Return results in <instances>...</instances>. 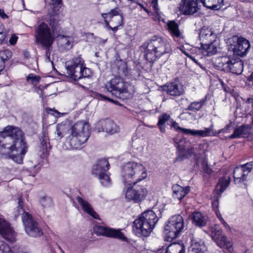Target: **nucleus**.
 Instances as JSON below:
<instances>
[{"instance_id": "obj_1", "label": "nucleus", "mask_w": 253, "mask_h": 253, "mask_svg": "<svg viewBox=\"0 0 253 253\" xmlns=\"http://www.w3.org/2000/svg\"><path fill=\"white\" fill-rule=\"evenodd\" d=\"M0 153L17 164L23 163L27 151V145L22 131L18 127L8 126L0 133Z\"/></svg>"}, {"instance_id": "obj_2", "label": "nucleus", "mask_w": 253, "mask_h": 253, "mask_svg": "<svg viewBox=\"0 0 253 253\" xmlns=\"http://www.w3.org/2000/svg\"><path fill=\"white\" fill-rule=\"evenodd\" d=\"M118 74L106 83L105 88L109 92L122 100L131 99L135 91L134 86L130 83L126 82L120 76H127L128 69L126 63L120 61L117 64Z\"/></svg>"}, {"instance_id": "obj_3", "label": "nucleus", "mask_w": 253, "mask_h": 253, "mask_svg": "<svg viewBox=\"0 0 253 253\" xmlns=\"http://www.w3.org/2000/svg\"><path fill=\"white\" fill-rule=\"evenodd\" d=\"M141 48L144 49V57L149 62H154L171 51L169 41L158 35H154L148 39L142 44Z\"/></svg>"}, {"instance_id": "obj_4", "label": "nucleus", "mask_w": 253, "mask_h": 253, "mask_svg": "<svg viewBox=\"0 0 253 253\" xmlns=\"http://www.w3.org/2000/svg\"><path fill=\"white\" fill-rule=\"evenodd\" d=\"M90 136L89 126L84 121H79L71 126L70 135L66 136V142L71 148L80 149Z\"/></svg>"}, {"instance_id": "obj_5", "label": "nucleus", "mask_w": 253, "mask_h": 253, "mask_svg": "<svg viewBox=\"0 0 253 253\" xmlns=\"http://www.w3.org/2000/svg\"><path fill=\"white\" fill-rule=\"evenodd\" d=\"M158 221L157 216L153 211H146L134 221L133 231L137 236L147 237L152 231Z\"/></svg>"}, {"instance_id": "obj_6", "label": "nucleus", "mask_w": 253, "mask_h": 253, "mask_svg": "<svg viewBox=\"0 0 253 253\" xmlns=\"http://www.w3.org/2000/svg\"><path fill=\"white\" fill-rule=\"evenodd\" d=\"M121 174L124 184L132 185L138 182L147 177V172L144 166L135 162H128L122 167Z\"/></svg>"}, {"instance_id": "obj_7", "label": "nucleus", "mask_w": 253, "mask_h": 253, "mask_svg": "<svg viewBox=\"0 0 253 253\" xmlns=\"http://www.w3.org/2000/svg\"><path fill=\"white\" fill-rule=\"evenodd\" d=\"M214 65L218 70L237 75L241 74L243 71V61L234 55L218 57L215 59Z\"/></svg>"}, {"instance_id": "obj_8", "label": "nucleus", "mask_w": 253, "mask_h": 253, "mask_svg": "<svg viewBox=\"0 0 253 253\" xmlns=\"http://www.w3.org/2000/svg\"><path fill=\"white\" fill-rule=\"evenodd\" d=\"M66 69L68 76L75 81L89 78L92 74L91 70L85 67L84 61L81 55L74 57L67 61Z\"/></svg>"}, {"instance_id": "obj_9", "label": "nucleus", "mask_w": 253, "mask_h": 253, "mask_svg": "<svg viewBox=\"0 0 253 253\" xmlns=\"http://www.w3.org/2000/svg\"><path fill=\"white\" fill-rule=\"evenodd\" d=\"M17 211L19 213L22 212V220L25 232L29 236L40 237L43 234L42 230L39 223L34 218L32 214L24 211L23 202L21 197L18 198Z\"/></svg>"}, {"instance_id": "obj_10", "label": "nucleus", "mask_w": 253, "mask_h": 253, "mask_svg": "<svg viewBox=\"0 0 253 253\" xmlns=\"http://www.w3.org/2000/svg\"><path fill=\"white\" fill-rule=\"evenodd\" d=\"M184 228V223L181 215L178 214L171 216L165 225L164 232L165 240L172 241L183 232Z\"/></svg>"}, {"instance_id": "obj_11", "label": "nucleus", "mask_w": 253, "mask_h": 253, "mask_svg": "<svg viewBox=\"0 0 253 253\" xmlns=\"http://www.w3.org/2000/svg\"><path fill=\"white\" fill-rule=\"evenodd\" d=\"M35 38L37 43L46 49L45 55L50 60V48L53 42L54 37L46 24L42 23L38 27L35 33Z\"/></svg>"}, {"instance_id": "obj_12", "label": "nucleus", "mask_w": 253, "mask_h": 253, "mask_svg": "<svg viewBox=\"0 0 253 253\" xmlns=\"http://www.w3.org/2000/svg\"><path fill=\"white\" fill-rule=\"evenodd\" d=\"M137 182L132 183L125 191V197L128 201L139 203L144 200L147 195V189L142 185L137 184Z\"/></svg>"}, {"instance_id": "obj_13", "label": "nucleus", "mask_w": 253, "mask_h": 253, "mask_svg": "<svg viewBox=\"0 0 253 253\" xmlns=\"http://www.w3.org/2000/svg\"><path fill=\"white\" fill-rule=\"evenodd\" d=\"M211 236L213 240L221 248L227 251L229 253H235L232 242L225 236L222 235V230L218 227L215 226L211 229Z\"/></svg>"}, {"instance_id": "obj_14", "label": "nucleus", "mask_w": 253, "mask_h": 253, "mask_svg": "<svg viewBox=\"0 0 253 253\" xmlns=\"http://www.w3.org/2000/svg\"><path fill=\"white\" fill-rule=\"evenodd\" d=\"M253 169V162H250L236 167L233 171L235 183L239 184L246 181L248 174Z\"/></svg>"}, {"instance_id": "obj_15", "label": "nucleus", "mask_w": 253, "mask_h": 253, "mask_svg": "<svg viewBox=\"0 0 253 253\" xmlns=\"http://www.w3.org/2000/svg\"><path fill=\"white\" fill-rule=\"evenodd\" d=\"M94 232L97 235H102L108 237L115 238L122 241H126V238L120 230H116L106 226L95 225Z\"/></svg>"}, {"instance_id": "obj_16", "label": "nucleus", "mask_w": 253, "mask_h": 253, "mask_svg": "<svg viewBox=\"0 0 253 253\" xmlns=\"http://www.w3.org/2000/svg\"><path fill=\"white\" fill-rule=\"evenodd\" d=\"M0 234L8 241L15 240L16 234L10 224L4 218L0 217Z\"/></svg>"}, {"instance_id": "obj_17", "label": "nucleus", "mask_w": 253, "mask_h": 253, "mask_svg": "<svg viewBox=\"0 0 253 253\" xmlns=\"http://www.w3.org/2000/svg\"><path fill=\"white\" fill-rule=\"evenodd\" d=\"M250 47V43L248 40L242 37L238 38L232 48L233 55L243 57L248 53Z\"/></svg>"}, {"instance_id": "obj_18", "label": "nucleus", "mask_w": 253, "mask_h": 253, "mask_svg": "<svg viewBox=\"0 0 253 253\" xmlns=\"http://www.w3.org/2000/svg\"><path fill=\"white\" fill-rule=\"evenodd\" d=\"M162 89L167 94L173 96L178 97L184 93V89L181 84L178 82L174 81L167 83L162 86Z\"/></svg>"}, {"instance_id": "obj_19", "label": "nucleus", "mask_w": 253, "mask_h": 253, "mask_svg": "<svg viewBox=\"0 0 253 253\" xmlns=\"http://www.w3.org/2000/svg\"><path fill=\"white\" fill-rule=\"evenodd\" d=\"M179 9L184 15H193L199 9L198 6V0H182Z\"/></svg>"}, {"instance_id": "obj_20", "label": "nucleus", "mask_w": 253, "mask_h": 253, "mask_svg": "<svg viewBox=\"0 0 253 253\" xmlns=\"http://www.w3.org/2000/svg\"><path fill=\"white\" fill-rule=\"evenodd\" d=\"M101 16L104 19L106 27L110 30L112 29V27L109 25L107 20L108 18L112 20L114 17H115L117 20V24L118 25H123L124 17L122 14L120 13V10L118 7L111 9L108 13H102Z\"/></svg>"}, {"instance_id": "obj_21", "label": "nucleus", "mask_w": 253, "mask_h": 253, "mask_svg": "<svg viewBox=\"0 0 253 253\" xmlns=\"http://www.w3.org/2000/svg\"><path fill=\"white\" fill-rule=\"evenodd\" d=\"M98 131H105L113 134L119 130V127L114 122L110 119L100 120L97 125Z\"/></svg>"}, {"instance_id": "obj_22", "label": "nucleus", "mask_w": 253, "mask_h": 253, "mask_svg": "<svg viewBox=\"0 0 253 253\" xmlns=\"http://www.w3.org/2000/svg\"><path fill=\"white\" fill-rule=\"evenodd\" d=\"M110 165L107 159H101L98 160L92 168V173L95 175H102L107 172Z\"/></svg>"}, {"instance_id": "obj_23", "label": "nucleus", "mask_w": 253, "mask_h": 253, "mask_svg": "<svg viewBox=\"0 0 253 253\" xmlns=\"http://www.w3.org/2000/svg\"><path fill=\"white\" fill-rule=\"evenodd\" d=\"M218 42L215 41L201 42V47L203 49V54L205 56H211L217 52Z\"/></svg>"}, {"instance_id": "obj_24", "label": "nucleus", "mask_w": 253, "mask_h": 253, "mask_svg": "<svg viewBox=\"0 0 253 253\" xmlns=\"http://www.w3.org/2000/svg\"><path fill=\"white\" fill-rule=\"evenodd\" d=\"M199 37L202 42H211L215 40L216 35L214 34L212 29L210 27L204 26L200 30Z\"/></svg>"}, {"instance_id": "obj_25", "label": "nucleus", "mask_w": 253, "mask_h": 253, "mask_svg": "<svg viewBox=\"0 0 253 253\" xmlns=\"http://www.w3.org/2000/svg\"><path fill=\"white\" fill-rule=\"evenodd\" d=\"M76 200L79 204L81 206L83 211L88 214L92 216L93 218L100 219L99 216L96 211H94L91 205L87 201L84 200L82 198L77 196Z\"/></svg>"}, {"instance_id": "obj_26", "label": "nucleus", "mask_w": 253, "mask_h": 253, "mask_svg": "<svg viewBox=\"0 0 253 253\" xmlns=\"http://www.w3.org/2000/svg\"><path fill=\"white\" fill-rule=\"evenodd\" d=\"M251 130V127L250 125H241L235 128L233 133L228 136L229 139L239 138L244 137L245 136L249 135Z\"/></svg>"}, {"instance_id": "obj_27", "label": "nucleus", "mask_w": 253, "mask_h": 253, "mask_svg": "<svg viewBox=\"0 0 253 253\" xmlns=\"http://www.w3.org/2000/svg\"><path fill=\"white\" fill-rule=\"evenodd\" d=\"M172 189L173 197L178 200H181L189 192L190 187L186 186L184 188L178 184H175L173 185Z\"/></svg>"}, {"instance_id": "obj_28", "label": "nucleus", "mask_w": 253, "mask_h": 253, "mask_svg": "<svg viewBox=\"0 0 253 253\" xmlns=\"http://www.w3.org/2000/svg\"><path fill=\"white\" fill-rule=\"evenodd\" d=\"M193 223L196 226L202 228L207 225L208 221L207 216L203 215L200 212H194L192 214Z\"/></svg>"}, {"instance_id": "obj_29", "label": "nucleus", "mask_w": 253, "mask_h": 253, "mask_svg": "<svg viewBox=\"0 0 253 253\" xmlns=\"http://www.w3.org/2000/svg\"><path fill=\"white\" fill-rule=\"evenodd\" d=\"M203 5L207 8L217 10L223 5V0H201Z\"/></svg>"}, {"instance_id": "obj_30", "label": "nucleus", "mask_w": 253, "mask_h": 253, "mask_svg": "<svg viewBox=\"0 0 253 253\" xmlns=\"http://www.w3.org/2000/svg\"><path fill=\"white\" fill-rule=\"evenodd\" d=\"M207 100V96L204 98L197 101L191 102L187 108L185 109L186 111H190L192 112H196L201 110L205 105Z\"/></svg>"}, {"instance_id": "obj_31", "label": "nucleus", "mask_w": 253, "mask_h": 253, "mask_svg": "<svg viewBox=\"0 0 253 253\" xmlns=\"http://www.w3.org/2000/svg\"><path fill=\"white\" fill-rule=\"evenodd\" d=\"M167 25V29L172 37L175 38L181 37V33L179 29V25L175 21H169Z\"/></svg>"}, {"instance_id": "obj_32", "label": "nucleus", "mask_w": 253, "mask_h": 253, "mask_svg": "<svg viewBox=\"0 0 253 253\" xmlns=\"http://www.w3.org/2000/svg\"><path fill=\"white\" fill-rule=\"evenodd\" d=\"M71 127L66 123L58 124L56 126V134L59 138H62L67 134L70 135Z\"/></svg>"}, {"instance_id": "obj_33", "label": "nucleus", "mask_w": 253, "mask_h": 253, "mask_svg": "<svg viewBox=\"0 0 253 253\" xmlns=\"http://www.w3.org/2000/svg\"><path fill=\"white\" fill-rule=\"evenodd\" d=\"M171 117L169 114L163 113L158 117V122L157 126L159 127L161 132L165 133L166 131V123L169 121H171Z\"/></svg>"}, {"instance_id": "obj_34", "label": "nucleus", "mask_w": 253, "mask_h": 253, "mask_svg": "<svg viewBox=\"0 0 253 253\" xmlns=\"http://www.w3.org/2000/svg\"><path fill=\"white\" fill-rule=\"evenodd\" d=\"M165 253H185V249L182 244L172 243L166 248Z\"/></svg>"}, {"instance_id": "obj_35", "label": "nucleus", "mask_w": 253, "mask_h": 253, "mask_svg": "<svg viewBox=\"0 0 253 253\" xmlns=\"http://www.w3.org/2000/svg\"><path fill=\"white\" fill-rule=\"evenodd\" d=\"M230 180L231 179L229 176H224L219 179L216 189L219 190L220 194L223 193L228 186L230 182Z\"/></svg>"}, {"instance_id": "obj_36", "label": "nucleus", "mask_w": 253, "mask_h": 253, "mask_svg": "<svg viewBox=\"0 0 253 253\" xmlns=\"http://www.w3.org/2000/svg\"><path fill=\"white\" fill-rule=\"evenodd\" d=\"M191 248L195 253H198L202 252L205 248V245L203 242L201 240L197 241L195 240L192 239L191 240Z\"/></svg>"}, {"instance_id": "obj_37", "label": "nucleus", "mask_w": 253, "mask_h": 253, "mask_svg": "<svg viewBox=\"0 0 253 253\" xmlns=\"http://www.w3.org/2000/svg\"><path fill=\"white\" fill-rule=\"evenodd\" d=\"M185 131V134H190L192 136H198L202 137H207L204 129L203 130H195L187 128L184 129Z\"/></svg>"}, {"instance_id": "obj_38", "label": "nucleus", "mask_w": 253, "mask_h": 253, "mask_svg": "<svg viewBox=\"0 0 253 253\" xmlns=\"http://www.w3.org/2000/svg\"><path fill=\"white\" fill-rule=\"evenodd\" d=\"M98 177V178L100 179V182L104 186H107L110 185V176L106 172V173H104L103 174H102V175H96Z\"/></svg>"}, {"instance_id": "obj_39", "label": "nucleus", "mask_w": 253, "mask_h": 253, "mask_svg": "<svg viewBox=\"0 0 253 253\" xmlns=\"http://www.w3.org/2000/svg\"><path fill=\"white\" fill-rule=\"evenodd\" d=\"M12 56V52L8 49L3 50L0 51V59L4 62L7 61Z\"/></svg>"}, {"instance_id": "obj_40", "label": "nucleus", "mask_w": 253, "mask_h": 253, "mask_svg": "<svg viewBox=\"0 0 253 253\" xmlns=\"http://www.w3.org/2000/svg\"><path fill=\"white\" fill-rule=\"evenodd\" d=\"M41 79V78L39 76H37L33 74H29L26 77V80L28 82H31L33 84H37Z\"/></svg>"}, {"instance_id": "obj_41", "label": "nucleus", "mask_w": 253, "mask_h": 253, "mask_svg": "<svg viewBox=\"0 0 253 253\" xmlns=\"http://www.w3.org/2000/svg\"><path fill=\"white\" fill-rule=\"evenodd\" d=\"M180 116L182 119L186 120L194 121L196 119V115L195 114L186 110L180 114Z\"/></svg>"}, {"instance_id": "obj_42", "label": "nucleus", "mask_w": 253, "mask_h": 253, "mask_svg": "<svg viewBox=\"0 0 253 253\" xmlns=\"http://www.w3.org/2000/svg\"><path fill=\"white\" fill-rule=\"evenodd\" d=\"M41 204L44 208L49 207L52 205V200L50 197L44 196L40 199Z\"/></svg>"}, {"instance_id": "obj_43", "label": "nucleus", "mask_w": 253, "mask_h": 253, "mask_svg": "<svg viewBox=\"0 0 253 253\" xmlns=\"http://www.w3.org/2000/svg\"><path fill=\"white\" fill-rule=\"evenodd\" d=\"M152 4L154 12L157 14V19L159 21H161L162 13L159 11L158 0H153L152 1Z\"/></svg>"}, {"instance_id": "obj_44", "label": "nucleus", "mask_w": 253, "mask_h": 253, "mask_svg": "<svg viewBox=\"0 0 253 253\" xmlns=\"http://www.w3.org/2000/svg\"><path fill=\"white\" fill-rule=\"evenodd\" d=\"M10 251V247L6 243L0 240V253H9Z\"/></svg>"}, {"instance_id": "obj_45", "label": "nucleus", "mask_w": 253, "mask_h": 253, "mask_svg": "<svg viewBox=\"0 0 253 253\" xmlns=\"http://www.w3.org/2000/svg\"><path fill=\"white\" fill-rule=\"evenodd\" d=\"M204 130L206 136H216V131L213 129V124H212L209 127H205Z\"/></svg>"}, {"instance_id": "obj_46", "label": "nucleus", "mask_w": 253, "mask_h": 253, "mask_svg": "<svg viewBox=\"0 0 253 253\" xmlns=\"http://www.w3.org/2000/svg\"><path fill=\"white\" fill-rule=\"evenodd\" d=\"M6 36V32L3 24H0V44L4 40Z\"/></svg>"}, {"instance_id": "obj_47", "label": "nucleus", "mask_w": 253, "mask_h": 253, "mask_svg": "<svg viewBox=\"0 0 253 253\" xmlns=\"http://www.w3.org/2000/svg\"><path fill=\"white\" fill-rule=\"evenodd\" d=\"M170 123H171V127H172L174 129H175L176 131H181L183 133L185 134V131L184 129H187V128H183L178 126V124L174 121L173 119H171L170 121Z\"/></svg>"}, {"instance_id": "obj_48", "label": "nucleus", "mask_w": 253, "mask_h": 253, "mask_svg": "<svg viewBox=\"0 0 253 253\" xmlns=\"http://www.w3.org/2000/svg\"><path fill=\"white\" fill-rule=\"evenodd\" d=\"M41 141L43 150V153H44L45 151H46L47 144L49 142V139L46 136H45V135H43V137H42L41 138Z\"/></svg>"}, {"instance_id": "obj_49", "label": "nucleus", "mask_w": 253, "mask_h": 253, "mask_svg": "<svg viewBox=\"0 0 253 253\" xmlns=\"http://www.w3.org/2000/svg\"><path fill=\"white\" fill-rule=\"evenodd\" d=\"M219 196H215L212 201V207L213 209V210L215 212H216V210H218V206H219Z\"/></svg>"}, {"instance_id": "obj_50", "label": "nucleus", "mask_w": 253, "mask_h": 253, "mask_svg": "<svg viewBox=\"0 0 253 253\" xmlns=\"http://www.w3.org/2000/svg\"><path fill=\"white\" fill-rule=\"evenodd\" d=\"M61 42L66 46H69L71 44L72 42V39L71 37H67L62 36L61 38Z\"/></svg>"}, {"instance_id": "obj_51", "label": "nucleus", "mask_w": 253, "mask_h": 253, "mask_svg": "<svg viewBox=\"0 0 253 253\" xmlns=\"http://www.w3.org/2000/svg\"><path fill=\"white\" fill-rule=\"evenodd\" d=\"M202 170L205 173L210 174L211 173V169L208 166L207 164H203L202 168Z\"/></svg>"}, {"instance_id": "obj_52", "label": "nucleus", "mask_w": 253, "mask_h": 253, "mask_svg": "<svg viewBox=\"0 0 253 253\" xmlns=\"http://www.w3.org/2000/svg\"><path fill=\"white\" fill-rule=\"evenodd\" d=\"M49 24L53 30H54L56 29L57 22L55 21V20L54 19V18L53 17H52L51 16H50Z\"/></svg>"}, {"instance_id": "obj_53", "label": "nucleus", "mask_w": 253, "mask_h": 253, "mask_svg": "<svg viewBox=\"0 0 253 253\" xmlns=\"http://www.w3.org/2000/svg\"><path fill=\"white\" fill-rule=\"evenodd\" d=\"M17 39L18 37L17 36L15 35H12L9 39V42L10 44L14 45L16 43Z\"/></svg>"}, {"instance_id": "obj_54", "label": "nucleus", "mask_w": 253, "mask_h": 253, "mask_svg": "<svg viewBox=\"0 0 253 253\" xmlns=\"http://www.w3.org/2000/svg\"><path fill=\"white\" fill-rule=\"evenodd\" d=\"M232 126V123L231 122L228 125H227L224 128H223L224 130V133H228L230 131V128Z\"/></svg>"}, {"instance_id": "obj_55", "label": "nucleus", "mask_w": 253, "mask_h": 253, "mask_svg": "<svg viewBox=\"0 0 253 253\" xmlns=\"http://www.w3.org/2000/svg\"><path fill=\"white\" fill-rule=\"evenodd\" d=\"M48 114H50L52 115H53L54 116L56 117H59V113L56 111V110H53V109H49L48 110Z\"/></svg>"}, {"instance_id": "obj_56", "label": "nucleus", "mask_w": 253, "mask_h": 253, "mask_svg": "<svg viewBox=\"0 0 253 253\" xmlns=\"http://www.w3.org/2000/svg\"><path fill=\"white\" fill-rule=\"evenodd\" d=\"M98 96L100 97V99H102V100H107L110 102H115L114 101V100L111 98H109L106 96H105V95H103V94H99L98 95Z\"/></svg>"}, {"instance_id": "obj_57", "label": "nucleus", "mask_w": 253, "mask_h": 253, "mask_svg": "<svg viewBox=\"0 0 253 253\" xmlns=\"http://www.w3.org/2000/svg\"><path fill=\"white\" fill-rule=\"evenodd\" d=\"M112 21L114 22V20H112ZM114 24L116 25V26H115L114 27H112V29H110V30H112L114 33H116L118 30V27L121 25H118L117 24V21L114 22Z\"/></svg>"}, {"instance_id": "obj_58", "label": "nucleus", "mask_w": 253, "mask_h": 253, "mask_svg": "<svg viewBox=\"0 0 253 253\" xmlns=\"http://www.w3.org/2000/svg\"><path fill=\"white\" fill-rule=\"evenodd\" d=\"M0 16L2 19H5L8 18V16L4 13V10L0 9Z\"/></svg>"}, {"instance_id": "obj_59", "label": "nucleus", "mask_w": 253, "mask_h": 253, "mask_svg": "<svg viewBox=\"0 0 253 253\" xmlns=\"http://www.w3.org/2000/svg\"><path fill=\"white\" fill-rule=\"evenodd\" d=\"M51 4L53 5H58L61 4V0H51Z\"/></svg>"}, {"instance_id": "obj_60", "label": "nucleus", "mask_w": 253, "mask_h": 253, "mask_svg": "<svg viewBox=\"0 0 253 253\" xmlns=\"http://www.w3.org/2000/svg\"><path fill=\"white\" fill-rule=\"evenodd\" d=\"M5 62L0 59V73L4 69Z\"/></svg>"}, {"instance_id": "obj_61", "label": "nucleus", "mask_w": 253, "mask_h": 253, "mask_svg": "<svg viewBox=\"0 0 253 253\" xmlns=\"http://www.w3.org/2000/svg\"><path fill=\"white\" fill-rule=\"evenodd\" d=\"M166 248H165L164 246H163L161 248L158 249L156 251V253H165V252H164V251H166Z\"/></svg>"}, {"instance_id": "obj_62", "label": "nucleus", "mask_w": 253, "mask_h": 253, "mask_svg": "<svg viewBox=\"0 0 253 253\" xmlns=\"http://www.w3.org/2000/svg\"><path fill=\"white\" fill-rule=\"evenodd\" d=\"M185 157L184 155H179L178 157H177L175 160V162H180L183 160V158Z\"/></svg>"}, {"instance_id": "obj_63", "label": "nucleus", "mask_w": 253, "mask_h": 253, "mask_svg": "<svg viewBox=\"0 0 253 253\" xmlns=\"http://www.w3.org/2000/svg\"><path fill=\"white\" fill-rule=\"evenodd\" d=\"M215 213L216 214V216L217 217V218L219 219V220L220 221V220H221V219H223V218L221 216V214H220L219 210H216V212H215Z\"/></svg>"}, {"instance_id": "obj_64", "label": "nucleus", "mask_w": 253, "mask_h": 253, "mask_svg": "<svg viewBox=\"0 0 253 253\" xmlns=\"http://www.w3.org/2000/svg\"><path fill=\"white\" fill-rule=\"evenodd\" d=\"M248 81L249 82H252V84H253V72L252 73L251 76L249 77Z\"/></svg>"}]
</instances>
